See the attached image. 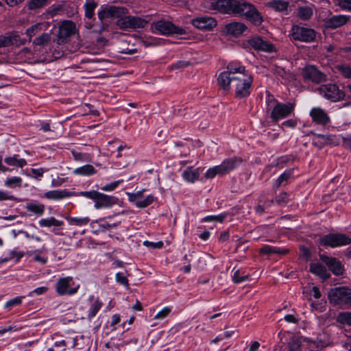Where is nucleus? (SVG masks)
Masks as SVG:
<instances>
[{"label": "nucleus", "mask_w": 351, "mask_h": 351, "mask_svg": "<svg viewBox=\"0 0 351 351\" xmlns=\"http://www.w3.org/2000/svg\"><path fill=\"white\" fill-rule=\"evenodd\" d=\"M223 74L218 77V84L223 90L231 88L234 89L235 96L237 98L247 97L250 93L252 77L247 73H239L238 77H234Z\"/></svg>", "instance_id": "nucleus-1"}, {"label": "nucleus", "mask_w": 351, "mask_h": 351, "mask_svg": "<svg viewBox=\"0 0 351 351\" xmlns=\"http://www.w3.org/2000/svg\"><path fill=\"white\" fill-rule=\"evenodd\" d=\"M229 15L244 16L256 25L263 22L261 13L254 5L245 0H230Z\"/></svg>", "instance_id": "nucleus-2"}, {"label": "nucleus", "mask_w": 351, "mask_h": 351, "mask_svg": "<svg viewBox=\"0 0 351 351\" xmlns=\"http://www.w3.org/2000/svg\"><path fill=\"white\" fill-rule=\"evenodd\" d=\"M329 302L340 308L351 306V289L348 287L332 288L328 293Z\"/></svg>", "instance_id": "nucleus-3"}, {"label": "nucleus", "mask_w": 351, "mask_h": 351, "mask_svg": "<svg viewBox=\"0 0 351 351\" xmlns=\"http://www.w3.org/2000/svg\"><path fill=\"white\" fill-rule=\"evenodd\" d=\"M241 162L242 159L241 158H228L224 160L221 165L208 169L204 176L206 179H213L217 175L223 176L239 167Z\"/></svg>", "instance_id": "nucleus-4"}, {"label": "nucleus", "mask_w": 351, "mask_h": 351, "mask_svg": "<svg viewBox=\"0 0 351 351\" xmlns=\"http://www.w3.org/2000/svg\"><path fill=\"white\" fill-rule=\"evenodd\" d=\"M81 195L95 200V207L97 209L110 207L117 204V198L101 193L97 191H84Z\"/></svg>", "instance_id": "nucleus-5"}, {"label": "nucleus", "mask_w": 351, "mask_h": 351, "mask_svg": "<svg viewBox=\"0 0 351 351\" xmlns=\"http://www.w3.org/2000/svg\"><path fill=\"white\" fill-rule=\"evenodd\" d=\"M319 95L332 102L343 100L346 94L335 84H323L317 88Z\"/></svg>", "instance_id": "nucleus-6"}, {"label": "nucleus", "mask_w": 351, "mask_h": 351, "mask_svg": "<svg viewBox=\"0 0 351 351\" xmlns=\"http://www.w3.org/2000/svg\"><path fill=\"white\" fill-rule=\"evenodd\" d=\"M76 24L71 21H64L58 25V31L55 41L58 45L66 43L69 38L77 33Z\"/></svg>", "instance_id": "nucleus-7"}, {"label": "nucleus", "mask_w": 351, "mask_h": 351, "mask_svg": "<svg viewBox=\"0 0 351 351\" xmlns=\"http://www.w3.org/2000/svg\"><path fill=\"white\" fill-rule=\"evenodd\" d=\"M291 35L294 40L311 43L315 40L317 32L314 29L295 25L291 28Z\"/></svg>", "instance_id": "nucleus-8"}, {"label": "nucleus", "mask_w": 351, "mask_h": 351, "mask_svg": "<svg viewBox=\"0 0 351 351\" xmlns=\"http://www.w3.org/2000/svg\"><path fill=\"white\" fill-rule=\"evenodd\" d=\"M75 285L72 277L67 276L58 280L56 285V291L60 295H73L77 292L80 285Z\"/></svg>", "instance_id": "nucleus-9"}, {"label": "nucleus", "mask_w": 351, "mask_h": 351, "mask_svg": "<svg viewBox=\"0 0 351 351\" xmlns=\"http://www.w3.org/2000/svg\"><path fill=\"white\" fill-rule=\"evenodd\" d=\"M351 243V239L342 234H329L320 239V243L324 246L336 247Z\"/></svg>", "instance_id": "nucleus-10"}, {"label": "nucleus", "mask_w": 351, "mask_h": 351, "mask_svg": "<svg viewBox=\"0 0 351 351\" xmlns=\"http://www.w3.org/2000/svg\"><path fill=\"white\" fill-rule=\"evenodd\" d=\"M155 29L164 35L178 34L183 35L186 34V30L175 25L170 21L160 20L154 24Z\"/></svg>", "instance_id": "nucleus-11"}, {"label": "nucleus", "mask_w": 351, "mask_h": 351, "mask_svg": "<svg viewBox=\"0 0 351 351\" xmlns=\"http://www.w3.org/2000/svg\"><path fill=\"white\" fill-rule=\"evenodd\" d=\"M147 21L138 16H125L119 19L117 25L122 29L144 27Z\"/></svg>", "instance_id": "nucleus-12"}, {"label": "nucleus", "mask_w": 351, "mask_h": 351, "mask_svg": "<svg viewBox=\"0 0 351 351\" xmlns=\"http://www.w3.org/2000/svg\"><path fill=\"white\" fill-rule=\"evenodd\" d=\"M293 109L294 105L293 104L276 103L271 112L270 117L274 121H278L290 115Z\"/></svg>", "instance_id": "nucleus-13"}, {"label": "nucleus", "mask_w": 351, "mask_h": 351, "mask_svg": "<svg viewBox=\"0 0 351 351\" xmlns=\"http://www.w3.org/2000/svg\"><path fill=\"white\" fill-rule=\"evenodd\" d=\"M302 75L305 79L319 84L326 80V75L319 71L315 66L309 65L302 70Z\"/></svg>", "instance_id": "nucleus-14"}, {"label": "nucleus", "mask_w": 351, "mask_h": 351, "mask_svg": "<svg viewBox=\"0 0 351 351\" xmlns=\"http://www.w3.org/2000/svg\"><path fill=\"white\" fill-rule=\"evenodd\" d=\"M191 23L194 27L202 30H211L217 25L215 18L208 16L196 17L191 20Z\"/></svg>", "instance_id": "nucleus-15"}, {"label": "nucleus", "mask_w": 351, "mask_h": 351, "mask_svg": "<svg viewBox=\"0 0 351 351\" xmlns=\"http://www.w3.org/2000/svg\"><path fill=\"white\" fill-rule=\"evenodd\" d=\"M145 190L136 193H128L129 199L134 203L138 208H145L150 205L154 200L153 195H148L144 198L143 192Z\"/></svg>", "instance_id": "nucleus-16"}, {"label": "nucleus", "mask_w": 351, "mask_h": 351, "mask_svg": "<svg viewBox=\"0 0 351 351\" xmlns=\"http://www.w3.org/2000/svg\"><path fill=\"white\" fill-rule=\"evenodd\" d=\"M247 29V27L243 23L232 21L224 25L223 32L227 35L238 37Z\"/></svg>", "instance_id": "nucleus-17"}, {"label": "nucleus", "mask_w": 351, "mask_h": 351, "mask_svg": "<svg viewBox=\"0 0 351 351\" xmlns=\"http://www.w3.org/2000/svg\"><path fill=\"white\" fill-rule=\"evenodd\" d=\"M350 18L346 15H334L324 19V27L326 29H335L346 24Z\"/></svg>", "instance_id": "nucleus-18"}, {"label": "nucleus", "mask_w": 351, "mask_h": 351, "mask_svg": "<svg viewBox=\"0 0 351 351\" xmlns=\"http://www.w3.org/2000/svg\"><path fill=\"white\" fill-rule=\"evenodd\" d=\"M248 43L254 49L265 52H272L274 51V46L269 42L263 40L260 36H254L248 40Z\"/></svg>", "instance_id": "nucleus-19"}, {"label": "nucleus", "mask_w": 351, "mask_h": 351, "mask_svg": "<svg viewBox=\"0 0 351 351\" xmlns=\"http://www.w3.org/2000/svg\"><path fill=\"white\" fill-rule=\"evenodd\" d=\"M319 258L335 275L339 276L343 274L342 265L335 258L329 257L324 254H320Z\"/></svg>", "instance_id": "nucleus-20"}, {"label": "nucleus", "mask_w": 351, "mask_h": 351, "mask_svg": "<svg viewBox=\"0 0 351 351\" xmlns=\"http://www.w3.org/2000/svg\"><path fill=\"white\" fill-rule=\"evenodd\" d=\"M124 11L125 9L123 8L111 5L99 11L98 17L101 21L111 17H119L120 19L122 17L121 15L125 13Z\"/></svg>", "instance_id": "nucleus-21"}, {"label": "nucleus", "mask_w": 351, "mask_h": 351, "mask_svg": "<svg viewBox=\"0 0 351 351\" xmlns=\"http://www.w3.org/2000/svg\"><path fill=\"white\" fill-rule=\"evenodd\" d=\"M310 116L317 124L324 125L330 121L326 112L321 108H313L310 112Z\"/></svg>", "instance_id": "nucleus-22"}, {"label": "nucleus", "mask_w": 351, "mask_h": 351, "mask_svg": "<svg viewBox=\"0 0 351 351\" xmlns=\"http://www.w3.org/2000/svg\"><path fill=\"white\" fill-rule=\"evenodd\" d=\"M25 39H21L16 33H12L7 36H0V48L13 45H24Z\"/></svg>", "instance_id": "nucleus-23"}, {"label": "nucleus", "mask_w": 351, "mask_h": 351, "mask_svg": "<svg viewBox=\"0 0 351 351\" xmlns=\"http://www.w3.org/2000/svg\"><path fill=\"white\" fill-rule=\"evenodd\" d=\"M230 0H217L210 3L209 10L223 14H229Z\"/></svg>", "instance_id": "nucleus-24"}, {"label": "nucleus", "mask_w": 351, "mask_h": 351, "mask_svg": "<svg viewBox=\"0 0 351 351\" xmlns=\"http://www.w3.org/2000/svg\"><path fill=\"white\" fill-rule=\"evenodd\" d=\"M266 6L275 12L288 14L289 2L284 0H273L267 2Z\"/></svg>", "instance_id": "nucleus-25"}, {"label": "nucleus", "mask_w": 351, "mask_h": 351, "mask_svg": "<svg viewBox=\"0 0 351 351\" xmlns=\"http://www.w3.org/2000/svg\"><path fill=\"white\" fill-rule=\"evenodd\" d=\"M309 270L311 273L320 277L323 280H326L330 277V274L327 272L326 268L320 263H311Z\"/></svg>", "instance_id": "nucleus-26"}, {"label": "nucleus", "mask_w": 351, "mask_h": 351, "mask_svg": "<svg viewBox=\"0 0 351 351\" xmlns=\"http://www.w3.org/2000/svg\"><path fill=\"white\" fill-rule=\"evenodd\" d=\"M239 73H245V67L242 66H237L234 63L231 62L228 64L227 71L222 72L219 76L227 74L226 75L230 77V78L232 77H237Z\"/></svg>", "instance_id": "nucleus-27"}, {"label": "nucleus", "mask_w": 351, "mask_h": 351, "mask_svg": "<svg viewBox=\"0 0 351 351\" xmlns=\"http://www.w3.org/2000/svg\"><path fill=\"white\" fill-rule=\"evenodd\" d=\"M239 73H245V67L242 66H237L234 63L231 62L228 64L227 71L222 72L219 76L227 74L226 75L230 77V78L232 77H237Z\"/></svg>", "instance_id": "nucleus-28"}, {"label": "nucleus", "mask_w": 351, "mask_h": 351, "mask_svg": "<svg viewBox=\"0 0 351 351\" xmlns=\"http://www.w3.org/2000/svg\"><path fill=\"white\" fill-rule=\"evenodd\" d=\"M313 15V9L308 5L300 6L297 10L298 17L304 21H308Z\"/></svg>", "instance_id": "nucleus-29"}, {"label": "nucleus", "mask_w": 351, "mask_h": 351, "mask_svg": "<svg viewBox=\"0 0 351 351\" xmlns=\"http://www.w3.org/2000/svg\"><path fill=\"white\" fill-rule=\"evenodd\" d=\"M199 169H193L192 167H187L183 172L184 179L190 182H194L199 177Z\"/></svg>", "instance_id": "nucleus-30"}, {"label": "nucleus", "mask_w": 351, "mask_h": 351, "mask_svg": "<svg viewBox=\"0 0 351 351\" xmlns=\"http://www.w3.org/2000/svg\"><path fill=\"white\" fill-rule=\"evenodd\" d=\"M71 195V193L66 190L50 191L45 194L46 198L55 200L68 197Z\"/></svg>", "instance_id": "nucleus-31"}, {"label": "nucleus", "mask_w": 351, "mask_h": 351, "mask_svg": "<svg viewBox=\"0 0 351 351\" xmlns=\"http://www.w3.org/2000/svg\"><path fill=\"white\" fill-rule=\"evenodd\" d=\"M287 249H282L280 250L279 247H273L270 245H264L263 247H261L259 250V252L261 254H266V255H271L273 254H285L288 252Z\"/></svg>", "instance_id": "nucleus-32"}, {"label": "nucleus", "mask_w": 351, "mask_h": 351, "mask_svg": "<svg viewBox=\"0 0 351 351\" xmlns=\"http://www.w3.org/2000/svg\"><path fill=\"white\" fill-rule=\"evenodd\" d=\"M96 169L91 165H85L82 167L75 169L73 171L74 174L83 176H91L96 173Z\"/></svg>", "instance_id": "nucleus-33"}, {"label": "nucleus", "mask_w": 351, "mask_h": 351, "mask_svg": "<svg viewBox=\"0 0 351 351\" xmlns=\"http://www.w3.org/2000/svg\"><path fill=\"white\" fill-rule=\"evenodd\" d=\"M45 205L43 204L37 203L36 202H32L27 204L25 208L27 211L33 213L37 215H42L45 211Z\"/></svg>", "instance_id": "nucleus-34"}, {"label": "nucleus", "mask_w": 351, "mask_h": 351, "mask_svg": "<svg viewBox=\"0 0 351 351\" xmlns=\"http://www.w3.org/2000/svg\"><path fill=\"white\" fill-rule=\"evenodd\" d=\"M98 6L97 2L95 0H86L84 5L85 10V16L88 19H92L95 14V10Z\"/></svg>", "instance_id": "nucleus-35"}, {"label": "nucleus", "mask_w": 351, "mask_h": 351, "mask_svg": "<svg viewBox=\"0 0 351 351\" xmlns=\"http://www.w3.org/2000/svg\"><path fill=\"white\" fill-rule=\"evenodd\" d=\"M63 221L56 219L55 217H51L47 219H42L39 221V225L41 227H51V226H61Z\"/></svg>", "instance_id": "nucleus-36"}, {"label": "nucleus", "mask_w": 351, "mask_h": 351, "mask_svg": "<svg viewBox=\"0 0 351 351\" xmlns=\"http://www.w3.org/2000/svg\"><path fill=\"white\" fill-rule=\"evenodd\" d=\"M335 69L343 77L351 79V65L341 63L336 65Z\"/></svg>", "instance_id": "nucleus-37"}, {"label": "nucleus", "mask_w": 351, "mask_h": 351, "mask_svg": "<svg viewBox=\"0 0 351 351\" xmlns=\"http://www.w3.org/2000/svg\"><path fill=\"white\" fill-rule=\"evenodd\" d=\"M5 162L10 166H16L22 168L23 166L27 165V162L25 159H18L16 155L12 157H7L5 158Z\"/></svg>", "instance_id": "nucleus-38"}, {"label": "nucleus", "mask_w": 351, "mask_h": 351, "mask_svg": "<svg viewBox=\"0 0 351 351\" xmlns=\"http://www.w3.org/2000/svg\"><path fill=\"white\" fill-rule=\"evenodd\" d=\"M102 304H103L102 302L98 298H97L92 303L88 313V319H91L93 317H94L96 315V314L98 313V311L101 308Z\"/></svg>", "instance_id": "nucleus-39"}, {"label": "nucleus", "mask_w": 351, "mask_h": 351, "mask_svg": "<svg viewBox=\"0 0 351 351\" xmlns=\"http://www.w3.org/2000/svg\"><path fill=\"white\" fill-rule=\"evenodd\" d=\"M51 40V35L48 33H43L38 37H36L33 43L35 45L38 46H45L49 43V42Z\"/></svg>", "instance_id": "nucleus-40"}, {"label": "nucleus", "mask_w": 351, "mask_h": 351, "mask_svg": "<svg viewBox=\"0 0 351 351\" xmlns=\"http://www.w3.org/2000/svg\"><path fill=\"white\" fill-rule=\"evenodd\" d=\"M337 321L341 324L351 326V312L340 313L337 317Z\"/></svg>", "instance_id": "nucleus-41"}, {"label": "nucleus", "mask_w": 351, "mask_h": 351, "mask_svg": "<svg viewBox=\"0 0 351 351\" xmlns=\"http://www.w3.org/2000/svg\"><path fill=\"white\" fill-rule=\"evenodd\" d=\"M48 3V0H29L28 2V8L33 10L43 8Z\"/></svg>", "instance_id": "nucleus-42"}, {"label": "nucleus", "mask_w": 351, "mask_h": 351, "mask_svg": "<svg viewBox=\"0 0 351 351\" xmlns=\"http://www.w3.org/2000/svg\"><path fill=\"white\" fill-rule=\"evenodd\" d=\"M301 346V341L296 338H293L288 344L287 351H302Z\"/></svg>", "instance_id": "nucleus-43"}, {"label": "nucleus", "mask_w": 351, "mask_h": 351, "mask_svg": "<svg viewBox=\"0 0 351 351\" xmlns=\"http://www.w3.org/2000/svg\"><path fill=\"white\" fill-rule=\"evenodd\" d=\"M292 173V171H287L284 172L282 174H281L279 178L276 180L275 183V186L276 188L280 187L282 184H283L284 182H287V180L291 177V175Z\"/></svg>", "instance_id": "nucleus-44"}, {"label": "nucleus", "mask_w": 351, "mask_h": 351, "mask_svg": "<svg viewBox=\"0 0 351 351\" xmlns=\"http://www.w3.org/2000/svg\"><path fill=\"white\" fill-rule=\"evenodd\" d=\"M22 179L19 177H12L5 181V185L8 187L21 186Z\"/></svg>", "instance_id": "nucleus-45"}, {"label": "nucleus", "mask_w": 351, "mask_h": 351, "mask_svg": "<svg viewBox=\"0 0 351 351\" xmlns=\"http://www.w3.org/2000/svg\"><path fill=\"white\" fill-rule=\"evenodd\" d=\"M69 223L72 225L75 226H83L86 225L90 221V219L88 217H84V218H78V217H71L69 219Z\"/></svg>", "instance_id": "nucleus-46"}, {"label": "nucleus", "mask_w": 351, "mask_h": 351, "mask_svg": "<svg viewBox=\"0 0 351 351\" xmlns=\"http://www.w3.org/2000/svg\"><path fill=\"white\" fill-rule=\"evenodd\" d=\"M43 25L41 23H37L32 25L26 30V34L29 37V39L36 33L41 30Z\"/></svg>", "instance_id": "nucleus-47"}, {"label": "nucleus", "mask_w": 351, "mask_h": 351, "mask_svg": "<svg viewBox=\"0 0 351 351\" xmlns=\"http://www.w3.org/2000/svg\"><path fill=\"white\" fill-rule=\"evenodd\" d=\"M248 278H249V275H245V274L241 275L240 271L239 269L235 271L232 276V280L235 283H239V282H243V281L246 280L247 279H248Z\"/></svg>", "instance_id": "nucleus-48"}, {"label": "nucleus", "mask_w": 351, "mask_h": 351, "mask_svg": "<svg viewBox=\"0 0 351 351\" xmlns=\"http://www.w3.org/2000/svg\"><path fill=\"white\" fill-rule=\"evenodd\" d=\"M276 73L280 76L282 78L285 79L287 80H291L293 79V75L289 72H287L284 69L282 68H277L276 70Z\"/></svg>", "instance_id": "nucleus-49"}, {"label": "nucleus", "mask_w": 351, "mask_h": 351, "mask_svg": "<svg viewBox=\"0 0 351 351\" xmlns=\"http://www.w3.org/2000/svg\"><path fill=\"white\" fill-rule=\"evenodd\" d=\"M288 196L287 193H281L276 197V202L280 206L285 205L289 201Z\"/></svg>", "instance_id": "nucleus-50"}, {"label": "nucleus", "mask_w": 351, "mask_h": 351, "mask_svg": "<svg viewBox=\"0 0 351 351\" xmlns=\"http://www.w3.org/2000/svg\"><path fill=\"white\" fill-rule=\"evenodd\" d=\"M23 297H16L14 299H12L6 302L5 304V307L8 308H10L11 307L14 306H18L20 305L22 302V299Z\"/></svg>", "instance_id": "nucleus-51"}, {"label": "nucleus", "mask_w": 351, "mask_h": 351, "mask_svg": "<svg viewBox=\"0 0 351 351\" xmlns=\"http://www.w3.org/2000/svg\"><path fill=\"white\" fill-rule=\"evenodd\" d=\"M171 308L169 307H165L162 310H161L160 312H158L156 315H155V319H162L165 317H167L169 313H171Z\"/></svg>", "instance_id": "nucleus-52"}, {"label": "nucleus", "mask_w": 351, "mask_h": 351, "mask_svg": "<svg viewBox=\"0 0 351 351\" xmlns=\"http://www.w3.org/2000/svg\"><path fill=\"white\" fill-rule=\"evenodd\" d=\"M226 217L225 215L221 214L219 215H211V216H207L203 219L204 221H216L218 222H223L224 219Z\"/></svg>", "instance_id": "nucleus-53"}, {"label": "nucleus", "mask_w": 351, "mask_h": 351, "mask_svg": "<svg viewBox=\"0 0 351 351\" xmlns=\"http://www.w3.org/2000/svg\"><path fill=\"white\" fill-rule=\"evenodd\" d=\"M116 280L119 283L123 285L125 287H127V288L129 287L128 280L127 279V278L125 276H123L122 274L117 273L116 274Z\"/></svg>", "instance_id": "nucleus-54"}, {"label": "nucleus", "mask_w": 351, "mask_h": 351, "mask_svg": "<svg viewBox=\"0 0 351 351\" xmlns=\"http://www.w3.org/2000/svg\"><path fill=\"white\" fill-rule=\"evenodd\" d=\"M121 182H122V180H118V181H115L114 182H112V183H110L109 184H107V185L101 187V190L107 191H113L114 189H115L119 186V184Z\"/></svg>", "instance_id": "nucleus-55"}, {"label": "nucleus", "mask_w": 351, "mask_h": 351, "mask_svg": "<svg viewBox=\"0 0 351 351\" xmlns=\"http://www.w3.org/2000/svg\"><path fill=\"white\" fill-rule=\"evenodd\" d=\"M339 139L334 135H327L326 145H337Z\"/></svg>", "instance_id": "nucleus-56"}, {"label": "nucleus", "mask_w": 351, "mask_h": 351, "mask_svg": "<svg viewBox=\"0 0 351 351\" xmlns=\"http://www.w3.org/2000/svg\"><path fill=\"white\" fill-rule=\"evenodd\" d=\"M189 64H189V62L178 61L175 64H172L170 66V69H183V68H185V67L188 66Z\"/></svg>", "instance_id": "nucleus-57"}, {"label": "nucleus", "mask_w": 351, "mask_h": 351, "mask_svg": "<svg viewBox=\"0 0 351 351\" xmlns=\"http://www.w3.org/2000/svg\"><path fill=\"white\" fill-rule=\"evenodd\" d=\"M144 245L147 247H152V248H161L163 246V243L162 241L153 243L146 241L144 242Z\"/></svg>", "instance_id": "nucleus-58"}, {"label": "nucleus", "mask_w": 351, "mask_h": 351, "mask_svg": "<svg viewBox=\"0 0 351 351\" xmlns=\"http://www.w3.org/2000/svg\"><path fill=\"white\" fill-rule=\"evenodd\" d=\"M339 5L342 8L351 11V0H339Z\"/></svg>", "instance_id": "nucleus-59"}, {"label": "nucleus", "mask_w": 351, "mask_h": 351, "mask_svg": "<svg viewBox=\"0 0 351 351\" xmlns=\"http://www.w3.org/2000/svg\"><path fill=\"white\" fill-rule=\"evenodd\" d=\"M7 199L13 200L15 199V197L13 195H8L7 193L4 191H0V201Z\"/></svg>", "instance_id": "nucleus-60"}, {"label": "nucleus", "mask_w": 351, "mask_h": 351, "mask_svg": "<svg viewBox=\"0 0 351 351\" xmlns=\"http://www.w3.org/2000/svg\"><path fill=\"white\" fill-rule=\"evenodd\" d=\"M61 8L60 7H51L48 9L47 13L51 15V16H54Z\"/></svg>", "instance_id": "nucleus-61"}, {"label": "nucleus", "mask_w": 351, "mask_h": 351, "mask_svg": "<svg viewBox=\"0 0 351 351\" xmlns=\"http://www.w3.org/2000/svg\"><path fill=\"white\" fill-rule=\"evenodd\" d=\"M32 172L35 175L36 178L42 177L44 173V171L42 168L40 169H32Z\"/></svg>", "instance_id": "nucleus-62"}, {"label": "nucleus", "mask_w": 351, "mask_h": 351, "mask_svg": "<svg viewBox=\"0 0 351 351\" xmlns=\"http://www.w3.org/2000/svg\"><path fill=\"white\" fill-rule=\"evenodd\" d=\"M282 125L285 127L294 128L296 125V121L293 119H289L283 122Z\"/></svg>", "instance_id": "nucleus-63"}, {"label": "nucleus", "mask_w": 351, "mask_h": 351, "mask_svg": "<svg viewBox=\"0 0 351 351\" xmlns=\"http://www.w3.org/2000/svg\"><path fill=\"white\" fill-rule=\"evenodd\" d=\"M285 319L287 322H291V323H297L298 321V319H296V317L293 315H285Z\"/></svg>", "instance_id": "nucleus-64"}]
</instances>
